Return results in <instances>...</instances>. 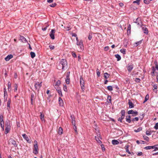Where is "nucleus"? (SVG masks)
<instances>
[{
  "label": "nucleus",
  "instance_id": "de8ad7c7",
  "mask_svg": "<svg viewBox=\"0 0 158 158\" xmlns=\"http://www.w3.org/2000/svg\"><path fill=\"white\" fill-rule=\"evenodd\" d=\"M3 117L2 115H0V122H4L3 120Z\"/></svg>",
  "mask_w": 158,
  "mask_h": 158
},
{
  "label": "nucleus",
  "instance_id": "f3484780",
  "mask_svg": "<svg viewBox=\"0 0 158 158\" xmlns=\"http://www.w3.org/2000/svg\"><path fill=\"white\" fill-rule=\"evenodd\" d=\"M126 121L127 122H128L129 123H131V116L130 115H128V116H127Z\"/></svg>",
  "mask_w": 158,
  "mask_h": 158
},
{
  "label": "nucleus",
  "instance_id": "4be33fe9",
  "mask_svg": "<svg viewBox=\"0 0 158 158\" xmlns=\"http://www.w3.org/2000/svg\"><path fill=\"white\" fill-rule=\"evenodd\" d=\"M58 133L60 135H61L63 134V129L61 127H59L58 130Z\"/></svg>",
  "mask_w": 158,
  "mask_h": 158
},
{
  "label": "nucleus",
  "instance_id": "a878e982",
  "mask_svg": "<svg viewBox=\"0 0 158 158\" xmlns=\"http://www.w3.org/2000/svg\"><path fill=\"white\" fill-rule=\"evenodd\" d=\"M40 119H41V120H42V121H43V120H44V114H43L42 113H41V112H40Z\"/></svg>",
  "mask_w": 158,
  "mask_h": 158
},
{
  "label": "nucleus",
  "instance_id": "72a5a7b5",
  "mask_svg": "<svg viewBox=\"0 0 158 158\" xmlns=\"http://www.w3.org/2000/svg\"><path fill=\"white\" fill-rule=\"evenodd\" d=\"M142 130V128L140 127H139V128H138L137 129H135L134 130V131L135 132H139L140 131Z\"/></svg>",
  "mask_w": 158,
  "mask_h": 158
},
{
  "label": "nucleus",
  "instance_id": "e2e57ef3",
  "mask_svg": "<svg viewBox=\"0 0 158 158\" xmlns=\"http://www.w3.org/2000/svg\"><path fill=\"white\" fill-rule=\"evenodd\" d=\"M137 155L138 156H142L143 155V153L141 152H138V153L137 154Z\"/></svg>",
  "mask_w": 158,
  "mask_h": 158
},
{
  "label": "nucleus",
  "instance_id": "a18cd8bd",
  "mask_svg": "<svg viewBox=\"0 0 158 158\" xmlns=\"http://www.w3.org/2000/svg\"><path fill=\"white\" fill-rule=\"evenodd\" d=\"M152 146H148L145 147L144 149L146 150H148L152 149Z\"/></svg>",
  "mask_w": 158,
  "mask_h": 158
},
{
  "label": "nucleus",
  "instance_id": "ddd939ff",
  "mask_svg": "<svg viewBox=\"0 0 158 158\" xmlns=\"http://www.w3.org/2000/svg\"><path fill=\"white\" fill-rule=\"evenodd\" d=\"M10 102L11 99L10 98H9L7 102V109L8 110H9L10 108Z\"/></svg>",
  "mask_w": 158,
  "mask_h": 158
},
{
  "label": "nucleus",
  "instance_id": "39448f33",
  "mask_svg": "<svg viewBox=\"0 0 158 158\" xmlns=\"http://www.w3.org/2000/svg\"><path fill=\"white\" fill-rule=\"evenodd\" d=\"M135 23H136L137 25L139 27H141L143 25L141 21V19L140 18H137L136 19L135 21Z\"/></svg>",
  "mask_w": 158,
  "mask_h": 158
},
{
  "label": "nucleus",
  "instance_id": "aec40b11",
  "mask_svg": "<svg viewBox=\"0 0 158 158\" xmlns=\"http://www.w3.org/2000/svg\"><path fill=\"white\" fill-rule=\"evenodd\" d=\"M112 143L113 145H117L119 144V142L117 140L113 139L112 141Z\"/></svg>",
  "mask_w": 158,
  "mask_h": 158
},
{
  "label": "nucleus",
  "instance_id": "338daca9",
  "mask_svg": "<svg viewBox=\"0 0 158 158\" xmlns=\"http://www.w3.org/2000/svg\"><path fill=\"white\" fill-rule=\"evenodd\" d=\"M70 73V72H68L67 73L66 77H68V78L69 77Z\"/></svg>",
  "mask_w": 158,
  "mask_h": 158
},
{
  "label": "nucleus",
  "instance_id": "680f3d73",
  "mask_svg": "<svg viewBox=\"0 0 158 158\" xmlns=\"http://www.w3.org/2000/svg\"><path fill=\"white\" fill-rule=\"evenodd\" d=\"M111 96H108L107 97V99L109 100L110 102H111Z\"/></svg>",
  "mask_w": 158,
  "mask_h": 158
},
{
  "label": "nucleus",
  "instance_id": "864d4df0",
  "mask_svg": "<svg viewBox=\"0 0 158 158\" xmlns=\"http://www.w3.org/2000/svg\"><path fill=\"white\" fill-rule=\"evenodd\" d=\"M154 128L156 130L158 129V123H156L154 127Z\"/></svg>",
  "mask_w": 158,
  "mask_h": 158
},
{
  "label": "nucleus",
  "instance_id": "0eeeda50",
  "mask_svg": "<svg viewBox=\"0 0 158 158\" xmlns=\"http://www.w3.org/2000/svg\"><path fill=\"white\" fill-rule=\"evenodd\" d=\"M134 67V65L132 64H128L127 67V69L129 72H131L133 69Z\"/></svg>",
  "mask_w": 158,
  "mask_h": 158
},
{
  "label": "nucleus",
  "instance_id": "7c9ffc66",
  "mask_svg": "<svg viewBox=\"0 0 158 158\" xmlns=\"http://www.w3.org/2000/svg\"><path fill=\"white\" fill-rule=\"evenodd\" d=\"M107 89L109 91L113 90V87L112 86H108L107 87Z\"/></svg>",
  "mask_w": 158,
  "mask_h": 158
},
{
  "label": "nucleus",
  "instance_id": "c9c22d12",
  "mask_svg": "<svg viewBox=\"0 0 158 158\" xmlns=\"http://www.w3.org/2000/svg\"><path fill=\"white\" fill-rule=\"evenodd\" d=\"M65 81L67 84H69L70 82V78L66 77Z\"/></svg>",
  "mask_w": 158,
  "mask_h": 158
},
{
  "label": "nucleus",
  "instance_id": "774afa93",
  "mask_svg": "<svg viewBox=\"0 0 158 158\" xmlns=\"http://www.w3.org/2000/svg\"><path fill=\"white\" fill-rule=\"evenodd\" d=\"M48 27V26H46V27H42V30L44 31H45L46 30L47 28Z\"/></svg>",
  "mask_w": 158,
  "mask_h": 158
},
{
  "label": "nucleus",
  "instance_id": "f8f14e48",
  "mask_svg": "<svg viewBox=\"0 0 158 158\" xmlns=\"http://www.w3.org/2000/svg\"><path fill=\"white\" fill-rule=\"evenodd\" d=\"M10 142L12 145H13L15 147H17L18 144L16 143V141L12 139H10L9 140Z\"/></svg>",
  "mask_w": 158,
  "mask_h": 158
},
{
  "label": "nucleus",
  "instance_id": "20e7f679",
  "mask_svg": "<svg viewBox=\"0 0 158 158\" xmlns=\"http://www.w3.org/2000/svg\"><path fill=\"white\" fill-rule=\"evenodd\" d=\"M80 83L81 87V89L82 91H84L85 90V86H84V81L82 77H80Z\"/></svg>",
  "mask_w": 158,
  "mask_h": 158
},
{
  "label": "nucleus",
  "instance_id": "9b49d317",
  "mask_svg": "<svg viewBox=\"0 0 158 158\" xmlns=\"http://www.w3.org/2000/svg\"><path fill=\"white\" fill-rule=\"evenodd\" d=\"M141 27H142L143 31L144 33L146 34H148V30L147 28L146 27V25H142Z\"/></svg>",
  "mask_w": 158,
  "mask_h": 158
},
{
  "label": "nucleus",
  "instance_id": "4c0bfd02",
  "mask_svg": "<svg viewBox=\"0 0 158 158\" xmlns=\"http://www.w3.org/2000/svg\"><path fill=\"white\" fill-rule=\"evenodd\" d=\"M148 98H149V96L148 94V95H146V97H145V100H144V102H143V103H144L145 102H146L148 99Z\"/></svg>",
  "mask_w": 158,
  "mask_h": 158
},
{
  "label": "nucleus",
  "instance_id": "c756f323",
  "mask_svg": "<svg viewBox=\"0 0 158 158\" xmlns=\"http://www.w3.org/2000/svg\"><path fill=\"white\" fill-rule=\"evenodd\" d=\"M110 76V75L109 74L107 73H104V77L105 78H108Z\"/></svg>",
  "mask_w": 158,
  "mask_h": 158
},
{
  "label": "nucleus",
  "instance_id": "423d86ee",
  "mask_svg": "<svg viewBox=\"0 0 158 158\" xmlns=\"http://www.w3.org/2000/svg\"><path fill=\"white\" fill-rule=\"evenodd\" d=\"M127 113L128 114H132V116H136L138 114V112L137 111H134L132 110H129Z\"/></svg>",
  "mask_w": 158,
  "mask_h": 158
},
{
  "label": "nucleus",
  "instance_id": "473e14b6",
  "mask_svg": "<svg viewBox=\"0 0 158 158\" xmlns=\"http://www.w3.org/2000/svg\"><path fill=\"white\" fill-rule=\"evenodd\" d=\"M95 138L96 140L98 143H102L101 141L99 140V139L98 137L96 136H95Z\"/></svg>",
  "mask_w": 158,
  "mask_h": 158
},
{
  "label": "nucleus",
  "instance_id": "79ce46f5",
  "mask_svg": "<svg viewBox=\"0 0 158 158\" xmlns=\"http://www.w3.org/2000/svg\"><path fill=\"white\" fill-rule=\"evenodd\" d=\"M120 114L122 115H125V111L124 110H122L120 112Z\"/></svg>",
  "mask_w": 158,
  "mask_h": 158
},
{
  "label": "nucleus",
  "instance_id": "052dcab7",
  "mask_svg": "<svg viewBox=\"0 0 158 158\" xmlns=\"http://www.w3.org/2000/svg\"><path fill=\"white\" fill-rule=\"evenodd\" d=\"M34 99V95L33 94H31V99L32 100H33Z\"/></svg>",
  "mask_w": 158,
  "mask_h": 158
},
{
  "label": "nucleus",
  "instance_id": "393cba45",
  "mask_svg": "<svg viewBox=\"0 0 158 158\" xmlns=\"http://www.w3.org/2000/svg\"><path fill=\"white\" fill-rule=\"evenodd\" d=\"M152 146V149H155L153 151H155L158 150V145H156Z\"/></svg>",
  "mask_w": 158,
  "mask_h": 158
},
{
  "label": "nucleus",
  "instance_id": "dca6fc26",
  "mask_svg": "<svg viewBox=\"0 0 158 158\" xmlns=\"http://www.w3.org/2000/svg\"><path fill=\"white\" fill-rule=\"evenodd\" d=\"M20 39L21 41L23 43H26L27 42L26 39L23 36H20Z\"/></svg>",
  "mask_w": 158,
  "mask_h": 158
},
{
  "label": "nucleus",
  "instance_id": "09e8293b",
  "mask_svg": "<svg viewBox=\"0 0 158 158\" xmlns=\"http://www.w3.org/2000/svg\"><path fill=\"white\" fill-rule=\"evenodd\" d=\"M56 3H54L50 5L49 6L51 7H55L56 6Z\"/></svg>",
  "mask_w": 158,
  "mask_h": 158
},
{
  "label": "nucleus",
  "instance_id": "f03ea898",
  "mask_svg": "<svg viewBox=\"0 0 158 158\" xmlns=\"http://www.w3.org/2000/svg\"><path fill=\"white\" fill-rule=\"evenodd\" d=\"M34 143H35L34 145V148L33 149V153L35 154H37L39 152V149L38 145L37 142L36 140L34 141Z\"/></svg>",
  "mask_w": 158,
  "mask_h": 158
},
{
  "label": "nucleus",
  "instance_id": "a19ab883",
  "mask_svg": "<svg viewBox=\"0 0 158 158\" xmlns=\"http://www.w3.org/2000/svg\"><path fill=\"white\" fill-rule=\"evenodd\" d=\"M0 125L1 126V127L2 128L3 130H4V122H0Z\"/></svg>",
  "mask_w": 158,
  "mask_h": 158
},
{
  "label": "nucleus",
  "instance_id": "6e6552de",
  "mask_svg": "<svg viewBox=\"0 0 158 158\" xmlns=\"http://www.w3.org/2000/svg\"><path fill=\"white\" fill-rule=\"evenodd\" d=\"M42 86V82L39 83L38 82L36 83L35 85V88L36 89L39 90L40 88Z\"/></svg>",
  "mask_w": 158,
  "mask_h": 158
},
{
  "label": "nucleus",
  "instance_id": "a211bd4d",
  "mask_svg": "<svg viewBox=\"0 0 158 158\" xmlns=\"http://www.w3.org/2000/svg\"><path fill=\"white\" fill-rule=\"evenodd\" d=\"M58 101H59V102L60 105L61 106H63V101L60 97H59V98Z\"/></svg>",
  "mask_w": 158,
  "mask_h": 158
},
{
  "label": "nucleus",
  "instance_id": "6ab92c4d",
  "mask_svg": "<svg viewBox=\"0 0 158 158\" xmlns=\"http://www.w3.org/2000/svg\"><path fill=\"white\" fill-rule=\"evenodd\" d=\"M129 145H127L125 146V148L126 150V151L127 152L128 154H131V152L129 150Z\"/></svg>",
  "mask_w": 158,
  "mask_h": 158
},
{
  "label": "nucleus",
  "instance_id": "58836bf2",
  "mask_svg": "<svg viewBox=\"0 0 158 158\" xmlns=\"http://www.w3.org/2000/svg\"><path fill=\"white\" fill-rule=\"evenodd\" d=\"M140 0H137L135 1H134L133 2V3H136L138 5H139L140 4Z\"/></svg>",
  "mask_w": 158,
  "mask_h": 158
},
{
  "label": "nucleus",
  "instance_id": "69168bd1",
  "mask_svg": "<svg viewBox=\"0 0 158 158\" xmlns=\"http://www.w3.org/2000/svg\"><path fill=\"white\" fill-rule=\"evenodd\" d=\"M49 48L51 49H53L54 48V46L52 45H49Z\"/></svg>",
  "mask_w": 158,
  "mask_h": 158
},
{
  "label": "nucleus",
  "instance_id": "37998d69",
  "mask_svg": "<svg viewBox=\"0 0 158 158\" xmlns=\"http://www.w3.org/2000/svg\"><path fill=\"white\" fill-rule=\"evenodd\" d=\"M60 84V80H58L55 85V86H59Z\"/></svg>",
  "mask_w": 158,
  "mask_h": 158
},
{
  "label": "nucleus",
  "instance_id": "8fccbe9b",
  "mask_svg": "<svg viewBox=\"0 0 158 158\" xmlns=\"http://www.w3.org/2000/svg\"><path fill=\"white\" fill-rule=\"evenodd\" d=\"M146 134L148 135H151L150 131L149 130H147L146 131Z\"/></svg>",
  "mask_w": 158,
  "mask_h": 158
},
{
  "label": "nucleus",
  "instance_id": "412c9836",
  "mask_svg": "<svg viewBox=\"0 0 158 158\" xmlns=\"http://www.w3.org/2000/svg\"><path fill=\"white\" fill-rule=\"evenodd\" d=\"M22 136L23 138L27 141V142H29V139L28 136L25 134H23Z\"/></svg>",
  "mask_w": 158,
  "mask_h": 158
},
{
  "label": "nucleus",
  "instance_id": "bb28decb",
  "mask_svg": "<svg viewBox=\"0 0 158 158\" xmlns=\"http://www.w3.org/2000/svg\"><path fill=\"white\" fill-rule=\"evenodd\" d=\"M131 30V26L129 24L127 28V34H130Z\"/></svg>",
  "mask_w": 158,
  "mask_h": 158
},
{
  "label": "nucleus",
  "instance_id": "c85d7f7f",
  "mask_svg": "<svg viewBox=\"0 0 158 158\" xmlns=\"http://www.w3.org/2000/svg\"><path fill=\"white\" fill-rule=\"evenodd\" d=\"M115 56L116 57V58L117 59L118 61H119L121 60V57L118 54H116L115 55Z\"/></svg>",
  "mask_w": 158,
  "mask_h": 158
},
{
  "label": "nucleus",
  "instance_id": "b1692460",
  "mask_svg": "<svg viewBox=\"0 0 158 158\" xmlns=\"http://www.w3.org/2000/svg\"><path fill=\"white\" fill-rule=\"evenodd\" d=\"M56 90L59 93V95L61 96H63L61 92V90L59 88H57L56 89Z\"/></svg>",
  "mask_w": 158,
  "mask_h": 158
},
{
  "label": "nucleus",
  "instance_id": "0e129e2a",
  "mask_svg": "<svg viewBox=\"0 0 158 158\" xmlns=\"http://www.w3.org/2000/svg\"><path fill=\"white\" fill-rule=\"evenodd\" d=\"M109 46H106V47H105V48H104V50L105 51H107V50H108L109 49Z\"/></svg>",
  "mask_w": 158,
  "mask_h": 158
},
{
  "label": "nucleus",
  "instance_id": "c03bdc74",
  "mask_svg": "<svg viewBox=\"0 0 158 158\" xmlns=\"http://www.w3.org/2000/svg\"><path fill=\"white\" fill-rule=\"evenodd\" d=\"M120 52L124 54H126V49H120Z\"/></svg>",
  "mask_w": 158,
  "mask_h": 158
},
{
  "label": "nucleus",
  "instance_id": "4468645a",
  "mask_svg": "<svg viewBox=\"0 0 158 158\" xmlns=\"http://www.w3.org/2000/svg\"><path fill=\"white\" fill-rule=\"evenodd\" d=\"M13 57V55L11 54L8 55L5 58V59L6 61H8L10 60Z\"/></svg>",
  "mask_w": 158,
  "mask_h": 158
},
{
  "label": "nucleus",
  "instance_id": "ea45409f",
  "mask_svg": "<svg viewBox=\"0 0 158 158\" xmlns=\"http://www.w3.org/2000/svg\"><path fill=\"white\" fill-rule=\"evenodd\" d=\"M143 137L144 139L145 140L147 141H149V138L148 136H147L146 135H144V136H143Z\"/></svg>",
  "mask_w": 158,
  "mask_h": 158
},
{
  "label": "nucleus",
  "instance_id": "bf43d9fd",
  "mask_svg": "<svg viewBox=\"0 0 158 158\" xmlns=\"http://www.w3.org/2000/svg\"><path fill=\"white\" fill-rule=\"evenodd\" d=\"M72 55L75 58L77 57L76 54L74 52H72Z\"/></svg>",
  "mask_w": 158,
  "mask_h": 158
},
{
  "label": "nucleus",
  "instance_id": "49530a36",
  "mask_svg": "<svg viewBox=\"0 0 158 158\" xmlns=\"http://www.w3.org/2000/svg\"><path fill=\"white\" fill-rule=\"evenodd\" d=\"M139 118L138 117H135L133 118L132 120H131V121L134 122V121H138V120H139Z\"/></svg>",
  "mask_w": 158,
  "mask_h": 158
},
{
  "label": "nucleus",
  "instance_id": "1a4fd4ad",
  "mask_svg": "<svg viewBox=\"0 0 158 158\" xmlns=\"http://www.w3.org/2000/svg\"><path fill=\"white\" fill-rule=\"evenodd\" d=\"M55 31V29H52L49 34L52 40H54L55 39L54 34Z\"/></svg>",
  "mask_w": 158,
  "mask_h": 158
},
{
  "label": "nucleus",
  "instance_id": "6e6d98bb",
  "mask_svg": "<svg viewBox=\"0 0 158 158\" xmlns=\"http://www.w3.org/2000/svg\"><path fill=\"white\" fill-rule=\"evenodd\" d=\"M63 89H64V90L65 91V92H67V86H66V85H64V87H63Z\"/></svg>",
  "mask_w": 158,
  "mask_h": 158
},
{
  "label": "nucleus",
  "instance_id": "2eb2a0df",
  "mask_svg": "<svg viewBox=\"0 0 158 158\" xmlns=\"http://www.w3.org/2000/svg\"><path fill=\"white\" fill-rule=\"evenodd\" d=\"M128 104L130 108H133L134 107V105L132 102L129 99L128 100Z\"/></svg>",
  "mask_w": 158,
  "mask_h": 158
},
{
  "label": "nucleus",
  "instance_id": "4d7b16f0",
  "mask_svg": "<svg viewBox=\"0 0 158 158\" xmlns=\"http://www.w3.org/2000/svg\"><path fill=\"white\" fill-rule=\"evenodd\" d=\"M135 81L137 82H139L140 81V79H139V78H136L135 79Z\"/></svg>",
  "mask_w": 158,
  "mask_h": 158
},
{
  "label": "nucleus",
  "instance_id": "3c124183",
  "mask_svg": "<svg viewBox=\"0 0 158 158\" xmlns=\"http://www.w3.org/2000/svg\"><path fill=\"white\" fill-rule=\"evenodd\" d=\"M97 74L98 77L100 76V73L98 69H97Z\"/></svg>",
  "mask_w": 158,
  "mask_h": 158
},
{
  "label": "nucleus",
  "instance_id": "9d476101",
  "mask_svg": "<svg viewBox=\"0 0 158 158\" xmlns=\"http://www.w3.org/2000/svg\"><path fill=\"white\" fill-rule=\"evenodd\" d=\"M77 44L79 46L81 50L84 49V47L83 44V42L82 40L77 42Z\"/></svg>",
  "mask_w": 158,
  "mask_h": 158
},
{
  "label": "nucleus",
  "instance_id": "5701e85b",
  "mask_svg": "<svg viewBox=\"0 0 158 158\" xmlns=\"http://www.w3.org/2000/svg\"><path fill=\"white\" fill-rule=\"evenodd\" d=\"M10 126L9 125H8L7 126L6 125V127L5 128L6 131V133H8L10 128Z\"/></svg>",
  "mask_w": 158,
  "mask_h": 158
},
{
  "label": "nucleus",
  "instance_id": "2f4dec72",
  "mask_svg": "<svg viewBox=\"0 0 158 158\" xmlns=\"http://www.w3.org/2000/svg\"><path fill=\"white\" fill-rule=\"evenodd\" d=\"M30 55H31V57L32 58H34L35 56V53L33 52H30Z\"/></svg>",
  "mask_w": 158,
  "mask_h": 158
},
{
  "label": "nucleus",
  "instance_id": "603ef678",
  "mask_svg": "<svg viewBox=\"0 0 158 158\" xmlns=\"http://www.w3.org/2000/svg\"><path fill=\"white\" fill-rule=\"evenodd\" d=\"M15 89L14 91H16L17 90L18 85H17L15 84L14 85Z\"/></svg>",
  "mask_w": 158,
  "mask_h": 158
},
{
  "label": "nucleus",
  "instance_id": "f257e3e1",
  "mask_svg": "<svg viewBox=\"0 0 158 158\" xmlns=\"http://www.w3.org/2000/svg\"><path fill=\"white\" fill-rule=\"evenodd\" d=\"M67 62L66 60L64 59H62L60 61L57 69L59 70L62 69L63 70H65L67 69Z\"/></svg>",
  "mask_w": 158,
  "mask_h": 158
},
{
  "label": "nucleus",
  "instance_id": "cd10ccee",
  "mask_svg": "<svg viewBox=\"0 0 158 158\" xmlns=\"http://www.w3.org/2000/svg\"><path fill=\"white\" fill-rule=\"evenodd\" d=\"M8 90L10 91L11 90V84L10 82H8Z\"/></svg>",
  "mask_w": 158,
  "mask_h": 158
},
{
  "label": "nucleus",
  "instance_id": "5fc2aeb1",
  "mask_svg": "<svg viewBox=\"0 0 158 158\" xmlns=\"http://www.w3.org/2000/svg\"><path fill=\"white\" fill-rule=\"evenodd\" d=\"M72 124L74 125V126H75L76 125L75 124V119H72Z\"/></svg>",
  "mask_w": 158,
  "mask_h": 158
},
{
  "label": "nucleus",
  "instance_id": "7ed1b4c3",
  "mask_svg": "<svg viewBox=\"0 0 158 158\" xmlns=\"http://www.w3.org/2000/svg\"><path fill=\"white\" fill-rule=\"evenodd\" d=\"M152 72L151 73V74L152 76H154L155 74V73L158 74V65L156 64L155 68L153 66H152Z\"/></svg>",
  "mask_w": 158,
  "mask_h": 158
},
{
  "label": "nucleus",
  "instance_id": "f704fd0d",
  "mask_svg": "<svg viewBox=\"0 0 158 158\" xmlns=\"http://www.w3.org/2000/svg\"><path fill=\"white\" fill-rule=\"evenodd\" d=\"M153 87L154 88L153 90L155 92H156L157 91V85H153Z\"/></svg>",
  "mask_w": 158,
  "mask_h": 158
},
{
  "label": "nucleus",
  "instance_id": "13d9d810",
  "mask_svg": "<svg viewBox=\"0 0 158 158\" xmlns=\"http://www.w3.org/2000/svg\"><path fill=\"white\" fill-rule=\"evenodd\" d=\"M101 146L102 148V150L103 151H105V148L104 147V145L103 144H102L101 145Z\"/></svg>",
  "mask_w": 158,
  "mask_h": 158
},
{
  "label": "nucleus",
  "instance_id": "e433bc0d",
  "mask_svg": "<svg viewBox=\"0 0 158 158\" xmlns=\"http://www.w3.org/2000/svg\"><path fill=\"white\" fill-rule=\"evenodd\" d=\"M3 91L4 93V97H5L6 96H7V94L6 92V89L5 88L4 89Z\"/></svg>",
  "mask_w": 158,
  "mask_h": 158
}]
</instances>
